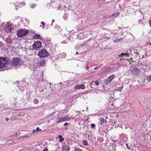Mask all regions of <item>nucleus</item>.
<instances>
[{"label":"nucleus","instance_id":"nucleus-56","mask_svg":"<svg viewBox=\"0 0 151 151\" xmlns=\"http://www.w3.org/2000/svg\"><path fill=\"white\" fill-rule=\"evenodd\" d=\"M43 90H42L41 91L42 92H43ZM40 92H41V91H40Z\"/></svg>","mask_w":151,"mask_h":151},{"label":"nucleus","instance_id":"nucleus-59","mask_svg":"<svg viewBox=\"0 0 151 151\" xmlns=\"http://www.w3.org/2000/svg\"><path fill=\"white\" fill-rule=\"evenodd\" d=\"M82 111H84V110H83Z\"/></svg>","mask_w":151,"mask_h":151},{"label":"nucleus","instance_id":"nucleus-1","mask_svg":"<svg viewBox=\"0 0 151 151\" xmlns=\"http://www.w3.org/2000/svg\"><path fill=\"white\" fill-rule=\"evenodd\" d=\"M21 59L19 58H14L10 60L6 57H0V69L3 68L5 69H11V66H16L20 64Z\"/></svg>","mask_w":151,"mask_h":151},{"label":"nucleus","instance_id":"nucleus-18","mask_svg":"<svg viewBox=\"0 0 151 151\" xmlns=\"http://www.w3.org/2000/svg\"><path fill=\"white\" fill-rule=\"evenodd\" d=\"M74 151H82V150L77 147H74Z\"/></svg>","mask_w":151,"mask_h":151},{"label":"nucleus","instance_id":"nucleus-54","mask_svg":"<svg viewBox=\"0 0 151 151\" xmlns=\"http://www.w3.org/2000/svg\"><path fill=\"white\" fill-rule=\"evenodd\" d=\"M60 85H62L63 84V83L62 82H60Z\"/></svg>","mask_w":151,"mask_h":151},{"label":"nucleus","instance_id":"nucleus-39","mask_svg":"<svg viewBox=\"0 0 151 151\" xmlns=\"http://www.w3.org/2000/svg\"><path fill=\"white\" fill-rule=\"evenodd\" d=\"M86 69L88 70H89V66L88 65H86Z\"/></svg>","mask_w":151,"mask_h":151},{"label":"nucleus","instance_id":"nucleus-26","mask_svg":"<svg viewBox=\"0 0 151 151\" xmlns=\"http://www.w3.org/2000/svg\"><path fill=\"white\" fill-rule=\"evenodd\" d=\"M37 6V4H35L34 3L32 4L31 6V8H34L35 7Z\"/></svg>","mask_w":151,"mask_h":151},{"label":"nucleus","instance_id":"nucleus-30","mask_svg":"<svg viewBox=\"0 0 151 151\" xmlns=\"http://www.w3.org/2000/svg\"><path fill=\"white\" fill-rule=\"evenodd\" d=\"M91 128H94L95 127L96 125L94 124H91Z\"/></svg>","mask_w":151,"mask_h":151},{"label":"nucleus","instance_id":"nucleus-12","mask_svg":"<svg viewBox=\"0 0 151 151\" xmlns=\"http://www.w3.org/2000/svg\"><path fill=\"white\" fill-rule=\"evenodd\" d=\"M70 148L68 145H65L63 147V151H69Z\"/></svg>","mask_w":151,"mask_h":151},{"label":"nucleus","instance_id":"nucleus-24","mask_svg":"<svg viewBox=\"0 0 151 151\" xmlns=\"http://www.w3.org/2000/svg\"><path fill=\"white\" fill-rule=\"evenodd\" d=\"M83 144L84 145H88L87 143V141L86 140H83Z\"/></svg>","mask_w":151,"mask_h":151},{"label":"nucleus","instance_id":"nucleus-14","mask_svg":"<svg viewBox=\"0 0 151 151\" xmlns=\"http://www.w3.org/2000/svg\"><path fill=\"white\" fill-rule=\"evenodd\" d=\"M59 138H60L59 141L60 142H61L63 141L64 140V138L61 135H59L58 136Z\"/></svg>","mask_w":151,"mask_h":151},{"label":"nucleus","instance_id":"nucleus-8","mask_svg":"<svg viewBox=\"0 0 151 151\" xmlns=\"http://www.w3.org/2000/svg\"><path fill=\"white\" fill-rule=\"evenodd\" d=\"M114 75H112L111 76H110L106 80L105 83H106V84H107L109 83L114 78Z\"/></svg>","mask_w":151,"mask_h":151},{"label":"nucleus","instance_id":"nucleus-4","mask_svg":"<svg viewBox=\"0 0 151 151\" xmlns=\"http://www.w3.org/2000/svg\"><path fill=\"white\" fill-rule=\"evenodd\" d=\"M9 23H7L6 25V26L4 28V30L6 33L11 32L12 30L13 29L12 27L11 24H9Z\"/></svg>","mask_w":151,"mask_h":151},{"label":"nucleus","instance_id":"nucleus-38","mask_svg":"<svg viewBox=\"0 0 151 151\" xmlns=\"http://www.w3.org/2000/svg\"><path fill=\"white\" fill-rule=\"evenodd\" d=\"M41 23L42 24L43 26V28H44V26L45 25V23H44L43 22H41Z\"/></svg>","mask_w":151,"mask_h":151},{"label":"nucleus","instance_id":"nucleus-44","mask_svg":"<svg viewBox=\"0 0 151 151\" xmlns=\"http://www.w3.org/2000/svg\"><path fill=\"white\" fill-rule=\"evenodd\" d=\"M57 27L58 28V30L59 31L60 30H61V29L60 28V27L59 26H57Z\"/></svg>","mask_w":151,"mask_h":151},{"label":"nucleus","instance_id":"nucleus-20","mask_svg":"<svg viewBox=\"0 0 151 151\" xmlns=\"http://www.w3.org/2000/svg\"><path fill=\"white\" fill-rule=\"evenodd\" d=\"M92 83H95L96 84V86H98L99 85V81H92Z\"/></svg>","mask_w":151,"mask_h":151},{"label":"nucleus","instance_id":"nucleus-10","mask_svg":"<svg viewBox=\"0 0 151 151\" xmlns=\"http://www.w3.org/2000/svg\"><path fill=\"white\" fill-rule=\"evenodd\" d=\"M84 37V35L82 33H79L78 35L77 38L79 39H83Z\"/></svg>","mask_w":151,"mask_h":151},{"label":"nucleus","instance_id":"nucleus-17","mask_svg":"<svg viewBox=\"0 0 151 151\" xmlns=\"http://www.w3.org/2000/svg\"><path fill=\"white\" fill-rule=\"evenodd\" d=\"M92 40H93L92 42H91V41H90L88 42V43L86 44V45H87L88 46H91L93 45V39Z\"/></svg>","mask_w":151,"mask_h":151},{"label":"nucleus","instance_id":"nucleus-33","mask_svg":"<svg viewBox=\"0 0 151 151\" xmlns=\"http://www.w3.org/2000/svg\"><path fill=\"white\" fill-rule=\"evenodd\" d=\"M124 56V55L123 54V53H121L120 55H119V57L122 58Z\"/></svg>","mask_w":151,"mask_h":151},{"label":"nucleus","instance_id":"nucleus-43","mask_svg":"<svg viewBox=\"0 0 151 151\" xmlns=\"http://www.w3.org/2000/svg\"><path fill=\"white\" fill-rule=\"evenodd\" d=\"M126 146L127 148L129 149V145L127 143L126 145Z\"/></svg>","mask_w":151,"mask_h":151},{"label":"nucleus","instance_id":"nucleus-48","mask_svg":"<svg viewBox=\"0 0 151 151\" xmlns=\"http://www.w3.org/2000/svg\"><path fill=\"white\" fill-rule=\"evenodd\" d=\"M68 123H67V122H66V123H65L64 124V126H66V125H68Z\"/></svg>","mask_w":151,"mask_h":151},{"label":"nucleus","instance_id":"nucleus-58","mask_svg":"<svg viewBox=\"0 0 151 151\" xmlns=\"http://www.w3.org/2000/svg\"><path fill=\"white\" fill-rule=\"evenodd\" d=\"M51 26H52V23L51 24Z\"/></svg>","mask_w":151,"mask_h":151},{"label":"nucleus","instance_id":"nucleus-2","mask_svg":"<svg viewBox=\"0 0 151 151\" xmlns=\"http://www.w3.org/2000/svg\"><path fill=\"white\" fill-rule=\"evenodd\" d=\"M29 32V30L27 29H19L17 32V35L18 37H22L27 35Z\"/></svg>","mask_w":151,"mask_h":151},{"label":"nucleus","instance_id":"nucleus-19","mask_svg":"<svg viewBox=\"0 0 151 151\" xmlns=\"http://www.w3.org/2000/svg\"><path fill=\"white\" fill-rule=\"evenodd\" d=\"M123 89V86L119 87L115 90V91H121Z\"/></svg>","mask_w":151,"mask_h":151},{"label":"nucleus","instance_id":"nucleus-3","mask_svg":"<svg viewBox=\"0 0 151 151\" xmlns=\"http://www.w3.org/2000/svg\"><path fill=\"white\" fill-rule=\"evenodd\" d=\"M49 53L45 49H43L40 51L38 54V55L40 58H42L46 57L49 56Z\"/></svg>","mask_w":151,"mask_h":151},{"label":"nucleus","instance_id":"nucleus-41","mask_svg":"<svg viewBox=\"0 0 151 151\" xmlns=\"http://www.w3.org/2000/svg\"><path fill=\"white\" fill-rule=\"evenodd\" d=\"M20 4L22 5V6H24L25 5V4L24 3L22 2Z\"/></svg>","mask_w":151,"mask_h":151},{"label":"nucleus","instance_id":"nucleus-36","mask_svg":"<svg viewBox=\"0 0 151 151\" xmlns=\"http://www.w3.org/2000/svg\"><path fill=\"white\" fill-rule=\"evenodd\" d=\"M113 17V16H112V14L111 15L108 16V17L109 18H111Z\"/></svg>","mask_w":151,"mask_h":151},{"label":"nucleus","instance_id":"nucleus-31","mask_svg":"<svg viewBox=\"0 0 151 151\" xmlns=\"http://www.w3.org/2000/svg\"><path fill=\"white\" fill-rule=\"evenodd\" d=\"M36 130L37 131V132H38L39 131H40L41 130V129H40L39 127H37L36 128Z\"/></svg>","mask_w":151,"mask_h":151},{"label":"nucleus","instance_id":"nucleus-16","mask_svg":"<svg viewBox=\"0 0 151 151\" xmlns=\"http://www.w3.org/2000/svg\"><path fill=\"white\" fill-rule=\"evenodd\" d=\"M119 15V12H117L115 13H113L112 14V16L114 17H117Z\"/></svg>","mask_w":151,"mask_h":151},{"label":"nucleus","instance_id":"nucleus-57","mask_svg":"<svg viewBox=\"0 0 151 151\" xmlns=\"http://www.w3.org/2000/svg\"><path fill=\"white\" fill-rule=\"evenodd\" d=\"M88 109V107H87V110Z\"/></svg>","mask_w":151,"mask_h":151},{"label":"nucleus","instance_id":"nucleus-29","mask_svg":"<svg viewBox=\"0 0 151 151\" xmlns=\"http://www.w3.org/2000/svg\"><path fill=\"white\" fill-rule=\"evenodd\" d=\"M31 134H28L27 135H24L23 136V137H29L30 136Z\"/></svg>","mask_w":151,"mask_h":151},{"label":"nucleus","instance_id":"nucleus-47","mask_svg":"<svg viewBox=\"0 0 151 151\" xmlns=\"http://www.w3.org/2000/svg\"><path fill=\"white\" fill-rule=\"evenodd\" d=\"M33 151H40V150L38 149H36V150H34Z\"/></svg>","mask_w":151,"mask_h":151},{"label":"nucleus","instance_id":"nucleus-32","mask_svg":"<svg viewBox=\"0 0 151 151\" xmlns=\"http://www.w3.org/2000/svg\"><path fill=\"white\" fill-rule=\"evenodd\" d=\"M64 121H67L69 120V118L68 117H65L63 118Z\"/></svg>","mask_w":151,"mask_h":151},{"label":"nucleus","instance_id":"nucleus-7","mask_svg":"<svg viewBox=\"0 0 151 151\" xmlns=\"http://www.w3.org/2000/svg\"><path fill=\"white\" fill-rule=\"evenodd\" d=\"M74 88L76 90L80 89H81L83 90L85 88V86L82 84L77 85L75 86Z\"/></svg>","mask_w":151,"mask_h":151},{"label":"nucleus","instance_id":"nucleus-46","mask_svg":"<svg viewBox=\"0 0 151 151\" xmlns=\"http://www.w3.org/2000/svg\"><path fill=\"white\" fill-rule=\"evenodd\" d=\"M149 23L150 24L149 25L150 27H151V20L149 21Z\"/></svg>","mask_w":151,"mask_h":151},{"label":"nucleus","instance_id":"nucleus-23","mask_svg":"<svg viewBox=\"0 0 151 151\" xmlns=\"http://www.w3.org/2000/svg\"><path fill=\"white\" fill-rule=\"evenodd\" d=\"M110 68H105L104 69V71L105 73L107 72L110 71Z\"/></svg>","mask_w":151,"mask_h":151},{"label":"nucleus","instance_id":"nucleus-35","mask_svg":"<svg viewBox=\"0 0 151 151\" xmlns=\"http://www.w3.org/2000/svg\"><path fill=\"white\" fill-rule=\"evenodd\" d=\"M67 43V42H66V41L65 40H63L62 42V43L63 44H65L66 43Z\"/></svg>","mask_w":151,"mask_h":151},{"label":"nucleus","instance_id":"nucleus-60","mask_svg":"<svg viewBox=\"0 0 151 151\" xmlns=\"http://www.w3.org/2000/svg\"><path fill=\"white\" fill-rule=\"evenodd\" d=\"M18 116H19V114L18 115Z\"/></svg>","mask_w":151,"mask_h":151},{"label":"nucleus","instance_id":"nucleus-50","mask_svg":"<svg viewBox=\"0 0 151 151\" xmlns=\"http://www.w3.org/2000/svg\"><path fill=\"white\" fill-rule=\"evenodd\" d=\"M55 21V20L54 19H53L52 21V23H53Z\"/></svg>","mask_w":151,"mask_h":151},{"label":"nucleus","instance_id":"nucleus-13","mask_svg":"<svg viewBox=\"0 0 151 151\" xmlns=\"http://www.w3.org/2000/svg\"><path fill=\"white\" fill-rule=\"evenodd\" d=\"M90 41H91V42H92L93 41V40L92 39H89V40H87V41H86V42H83V43L82 44H81L80 45L81 46H86V44L88 43V42H89Z\"/></svg>","mask_w":151,"mask_h":151},{"label":"nucleus","instance_id":"nucleus-55","mask_svg":"<svg viewBox=\"0 0 151 151\" xmlns=\"http://www.w3.org/2000/svg\"><path fill=\"white\" fill-rule=\"evenodd\" d=\"M103 18H106V17H105L104 16Z\"/></svg>","mask_w":151,"mask_h":151},{"label":"nucleus","instance_id":"nucleus-11","mask_svg":"<svg viewBox=\"0 0 151 151\" xmlns=\"http://www.w3.org/2000/svg\"><path fill=\"white\" fill-rule=\"evenodd\" d=\"M99 119L100 122V124H103L106 123L107 122V120L103 118H100Z\"/></svg>","mask_w":151,"mask_h":151},{"label":"nucleus","instance_id":"nucleus-25","mask_svg":"<svg viewBox=\"0 0 151 151\" xmlns=\"http://www.w3.org/2000/svg\"><path fill=\"white\" fill-rule=\"evenodd\" d=\"M64 19L65 20H66L67 19V14H65L63 17Z\"/></svg>","mask_w":151,"mask_h":151},{"label":"nucleus","instance_id":"nucleus-61","mask_svg":"<svg viewBox=\"0 0 151 151\" xmlns=\"http://www.w3.org/2000/svg\"><path fill=\"white\" fill-rule=\"evenodd\" d=\"M150 45H151V43H150Z\"/></svg>","mask_w":151,"mask_h":151},{"label":"nucleus","instance_id":"nucleus-42","mask_svg":"<svg viewBox=\"0 0 151 151\" xmlns=\"http://www.w3.org/2000/svg\"><path fill=\"white\" fill-rule=\"evenodd\" d=\"M99 66H97L94 68V70H96L97 69L99 68Z\"/></svg>","mask_w":151,"mask_h":151},{"label":"nucleus","instance_id":"nucleus-34","mask_svg":"<svg viewBox=\"0 0 151 151\" xmlns=\"http://www.w3.org/2000/svg\"><path fill=\"white\" fill-rule=\"evenodd\" d=\"M138 70H139V69H137V68H135L134 69L132 70V72L134 71H138Z\"/></svg>","mask_w":151,"mask_h":151},{"label":"nucleus","instance_id":"nucleus-5","mask_svg":"<svg viewBox=\"0 0 151 151\" xmlns=\"http://www.w3.org/2000/svg\"><path fill=\"white\" fill-rule=\"evenodd\" d=\"M33 48L35 50H38V48L41 47L42 45V43L41 42L39 41L35 42L34 43L32 44Z\"/></svg>","mask_w":151,"mask_h":151},{"label":"nucleus","instance_id":"nucleus-49","mask_svg":"<svg viewBox=\"0 0 151 151\" xmlns=\"http://www.w3.org/2000/svg\"><path fill=\"white\" fill-rule=\"evenodd\" d=\"M113 141H114V142H117V140H112Z\"/></svg>","mask_w":151,"mask_h":151},{"label":"nucleus","instance_id":"nucleus-51","mask_svg":"<svg viewBox=\"0 0 151 151\" xmlns=\"http://www.w3.org/2000/svg\"><path fill=\"white\" fill-rule=\"evenodd\" d=\"M122 29V28L120 27H119V29Z\"/></svg>","mask_w":151,"mask_h":151},{"label":"nucleus","instance_id":"nucleus-53","mask_svg":"<svg viewBox=\"0 0 151 151\" xmlns=\"http://www.w3.org/2000/svg\"><path fill=\"white\" fill-rule=\"evenodd\" d=\"M86 150H89V151H90V150H89V149H87V148H86Z\"/></svg>","mask_w":151,"mask_h":151},{"label":"nucleus","instance_id":"nucleus-52","mask_svg":"<svg viewBox=\"0 0 151 151\" xmlns=\"http://www.w3.org/2000/svg\"><path fill=\"white\" fill-rule=\"evenodd\" d=\"M76 54H78V52H76Z\"/></svg>","mask_w":151,"mask_h":151},{"label":"nucleus","instance_id":"nucleus-27","mask_svg":"<svg viewBox=\"0 0 151 151\" xmlns=\"http://www.w3.org/2000/svg\"><path fill=\"white\" fill-rule=\"evenodd\" d=\"M147 80L149 81H151V75H150L147 78Z\"/></svg>","mask_w":151,"mask_h":151},{"label":"nucleus","instance_id":"nucleus-37","mask_svg":"<svg viewBox=\"0 0 151 151\" xmlns=\"http://www.w3.org/2000/svg\"><path fill=\"white\" fill-rule=\"evenodd\" d=\"M37 132V131L36 130V129H34L33 130L32 132V133H34L35 132Z\"/></svg>","mask_w":151,"mask_h":151},{"label":"nucleus","instance_id":"nucleus-6","mask_svg":"<svg viewBox=\"0 0 151 151\" xmlns=\"http://www.w3.org/2000/svg\"><path fill=\"white\" fill-rule=\"evenodd\" d=\"M45 63V59H41L39 60L38 65L39 67H42L44 66Z\"/></svg>","mask_w":151,"mask_h":151},{"label":"nucleus","instance_id":"nucleus-28","mask_svg":"<svg viewBox=\"0 0 151 151\" xmlns=\"http://www.w3.org/2000/svg\"><path fill=\"white\" fill-rule=\"evenodd\" d=\"M123 54L124 55V56H126L127 57H129V54L127 53H123Z\"/></svg>","mask_w":151,"mask_h":151},{"label":"nucleus","instance_id":"nucleus-22","mask_svg":"<svg viewBox=\"0 0 151 151\" xmlns=\"http://www.w3.org/2000/svg\"><path fill=\"white\" fill-rule=\"evenodd\" d=\"M39 101L37 99H35L34 100L33 102L35 104H36L38 103Z\"/></svg>","mask_w":151,"mask_h":151},{"label":"nucleus","instance_id":"nucleus-15","mask_svg":"<svg viewBox=\"0 0 151 151\" xmlns=\"http://www.w3.org/2000/svg\"><path fill=\"white\" fill-rule=\"evenodd\" d=\"M64 121L63 118H62L60 119L57 118L56 122L57 123H60V122Z\"/></svg>","mask_w":151,"mask_h":151},{"label":"nucleus","instance_id":"nucleus-9","mask_svg":"<svg viewBox=\"0 0 151 151\" xmlns=\"http://www.w3.org/2000/svg\"><path fill=\"white\" fill-rule=\"evenodd\" d=\"M33 38L34 39H40L42 40V37L40 35L37 34H35V35L33 36Z\"/></svg>","mask_w":151,"mask_h":151},{"label":"nucleus","instance_id":"nucleus-21","mask_svg":"<svg viewBox=\"0 0 151 151\" xmlns=\"http://www.w3.org/2000/svg\"><path fill=\"white\" fill-rule=\"evenodd\" d=\"M123 39V38H121L119 39H117L114 40V42H117L120 41V40H122Z\"/></svg>","mask_w":151,"mask_h":151},{"label":"nucleus","instance_id":"nucleus-40","mask_svg":"<svg viewBox=\"0 0 151 151\" xmlns=\"http://www.w3.org/2000/svg\"><path fill=\"white\" fill-rule=\"evenodd\" d=\"M43 151H48L47 148H45Z\"/></svg>","mask_w":151,"mask_h":151},{"label":"nucleus","instance_id":"nucleus-45","mask_svg":"<svg viewBox=\"0 0 151 151\" xmlns=\"http://www.w3.org/2000/svg\"><path fill=\"white\" fill-rule=\"evenodd\" d=\"M9 119L8 118H6V119H5V120L6 121V122H7L8 121H9Z\"/></svg>","mask_w":151,"mask_h":151}]
</instances>
